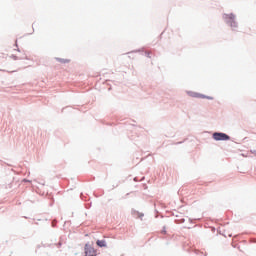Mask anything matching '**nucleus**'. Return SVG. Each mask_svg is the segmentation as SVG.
Returning a JSON list of instances; mask_svg holds the SVG:
<instances>
[{
  "mask_svg": "<svg viewBox=\"0 0 256 256\" xmlns=\"http://www.w3.org/2000/svg\"><path fill=\"white\" fill-rule=\"evenodd\" d=\"M84 251L86 256H96V250L90 245H86Z\"/></svg>",
  "mask_w": 256,
  "mask_h": 256,
  "instance_id": "obj_2",
  "label": "nucleus"
},
{
  "mask_svg": "<svg viewBox=\"0 0 256 256\" xmlns=\"http://www.w3.org/2000/svg\"><path fill=\"white\" fill-rule=\"evenodd\" d=\"M96 244L99 247H107V244L104 240H97Z\"/></svg>",
  "mask_w": 256,
  "mask_h": 256,
  "instance_id": "obj_4",
  "label": "nucleus"
},
{
  "mask_svg": "<svg viewBox=\"0 0 256 256\" xmlns=\"http://www.w3.org/2000/svg\"><path fill=\"white\" fill-rule=\"evenodd\" d=\"M251 153L256 155V150H252Z\"/></svg>",
  "mask_w": 256,
  "mask_h": 256,
  "instance_id": "obj_5",
  "label": "nucleus"
},
{
  "mask_svg": "<svg viewBox=\"0 0 256 256\" xmlns=\"http://www.w3.org/2000/svg\"><path fill=\"white\" fill-rule=\"evenodd\" d=\"M213 139L215 141H228L230 137L227 134L216 132L213 134Z\"/></svg>",
  "mask_w": 256,
  "mask_h": 256,
  "instance_id": "obj_1",
  "label": "nucleus"
},
{
  "mask_svg": "<svg viewBox=\"0 0 256 256\" xmlns=\"http://www.w3.org/2000/svg\"><path fill=\"white\" fill-rule=\"evenodd\" d=\"M227 18H229L231 20V27L232 28H237V23L234 21V19L236 18V16H234L233 14L227 15Z\"/></svg>",
  "mask_w": 256,
  "mask_h": 256,
  "instance_id": "obj_3",
  "label": "nucleus"
}]
</instances>
